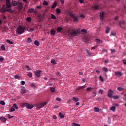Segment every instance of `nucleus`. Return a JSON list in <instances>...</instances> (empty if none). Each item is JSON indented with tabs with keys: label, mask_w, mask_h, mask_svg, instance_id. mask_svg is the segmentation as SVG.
Returning a JSON list of instances; mask_svg holds the SVG:
<instances>
[{
	"label": "nucleus",
	"mask_w": 126,
	"mask_h": 126,
	"mask_svg": "<svg viewBox=\"0 0 126 126\" xmlns=\"http://www.w3.org/2000/svg\"><path fill=\"white\" fill-rule=\"evenodd\" d=\"M6 6L5 5H3L2 7L0 9V12L2 13H4V12H10V13H13V10L10 9L12 7V6L10 4V0H6Z\"/></svg>",
	"instance_id": "1"
},
{
	"label": "nucleus",
	"mask_w": 126,
	"mask_h": 126,
	"mask_svg": "<svg viewBox=\"0 0 126 126\" xmlns=\"http://www.w3.org/2000/svg\"><path fill=\"white\" fill-rule=\"evenodd\" d=\"M25 30V28L22 27V26H20L19 27L17 28L16 33L18 35H21L22 34H23V33H24Z\"/></svg>",
	"instance_id": "2"
},
{
	"label": "nucleus",
	"mask_w": 126,
	"mask_h": 126,
	"mask_svg": "<svg viewBox=\"0 0 126 126\" xmlns=\"http://www.w3.org/2000/svg\"><path fill=\"white\" fill-rule=\"evenodd\" d=\"M47 104V102H41V103L35 104L34 106L37 109H41V108H43V107H45V106H46Z\"/></svg>",
	"instance_id": "3"
},
{
	"label": "nucleus",
	"mask_w": 126,
	"mask_h": 126,
	"mask_svg": "<svg viewBox=\"0 0 126 126\" xmlns=\"http://www.w3.org/2000/svg\"><path fill=\"white\" fill-rule=\"evenodd\" d=\"M37 17L38 18L39 21L42 22L45 18V14L39 13L37 15Z\"/></svg>",
	"instance_id": "4"
},
{
	"label": "nucleus",
	"mask_w": 126,
	"mask_h": 126,
	"mask_svg": "<svg viewBox=\"0 0 126 126\" xmlns=\"http://www.w3.org/2000/svg\"><path fill=\"white\" fill-rule=\"evenodd\" d=\"M17 5V9L19 11H22V9H23V3L21 1H18V5Z\"/></svg>",
	"instance_id": "5"
},
{
	"label": "nucleus",
	"mask_w": 126,
	"mask_h": 126,
	"mask_svg": "<svg viewBox=\"0 0 126 126\" xmlns=\"http://www.w3.org/2000/svg\"><path fill=\"white\" fill-rule=\"evenodd\" d=\"M69 15H70V17L73 19L74 22H76L77 21H78V17H76L73 13L71 12H69L68 13Z\"/></svg>",
	"instance_id": "6"
},
{
	"label": "nucleus",
	"mask_w": 126,
	"mask_h": 126,
	"mask_svg": "<svg viewBox=\"0 0 126 126\" xmlns=\"http://www.w3.org/2000/svg\"><path fill=\"white\" fill-rule=\"evenodd\" d=\"M22 106H23V107H26V108H27V109H30V110H31V109H33V107H34V106H33L32 105L29 104L28 103H23Z\"/></svg>",
	"instance_id": "7"
},
{
	"label": "nucleus",
	"mask_w": 126,
	"mask_h": 126,
	"mask_svg": "<svg viewBox=\"0 0 126 126\" xmlns=\"http://www.w3.org/2000/svg\"><path fill=\"white\" fill-rule=\"evenodd\" d=\"M69 35L72 36H77V32L75 30H71L69 32Z\"/></svg>",
	"instance_id": "8"
},
{
	"label": "nucleus",
	"mask_w": 126,
	"mask_h": 126,
	"mask_svg": "<svg viewBox=\"0 0 126 126\" xmlns=\"http://www.w3.org/2000/svg\"><path fill=\"white\" fill-rule=\"evenodd\" d=\"M34 73L36 77H40L41 76V73H42V71L36 70L34 72Z\"/></svg>",
	"instance_id": "9"
},
{
	"label": "nucleus",
	"mask_w": 126,
	"mask_h": 126,
	"mask_svg": "<svg viewBox=\"0 0 126 126\" xmlns=\"http://www.w3.org/2000/svg\"><path fill=\"white\" fill-rule=\"evenodd\" d=\"M118 24H119L120 28H124V27H125V25H126V23H125V21H119Z\"/></svg>",
	"instance_id": "10"
},
{
	"label": "nucleus",
	"mask_w": 126,
	"mask_h": 126,
	"mask_svg": "<svg viewBox=\"0 0 126 126\" xmlns=\"http://www.w3.org/2000/svg\"><path fill=\"white\" fill-rule=\"evenodd\" d=\"M113 93L114 92L112 90H109L108 91V96L109 97V98H112L113 97Z\"/></svg>",
	"instance_id": "11"
},
{
	"label": "nucleus",
	"mask_w": 126,
	"mask_h": 126,
	"mask_svg": "<svg viewBox=\"0 0 126 126\" xmlns=\"http://www.w3.org/2000/svg\"><path fill=\"white\" fill-rule=\"evenodd\" d=\"M104 16H105V13L104 12L100 13V17L101 21H103V20H104Z\"/></svg>",
	"instance_id": "12"
},
{
	"label": "nucleus",
	"mask_w": 126,
	"mask_h": 126,
	"mask_svg": "<svg viewBox=\"0 0 126 126\" xmlns=\"http://www.w3.org/2000/svg\"><path fill=\"white\" fill-rule=\"evenodd\" d=\"M28 13H35V9L34 8H30L29 10L28 11Z\"/></svg>",
	"instance_id": "13"
},
{
	"label": "nucleus",
	"mask_w": 126,
	"mask_h": 126,
	"mask_svg": "<svg viewBox=\"0 0 126 126\" xmlns=\"http://www.w3.org/2000/svg\"><path fill=\"white\" fill-rule=\"evenodd\" d=\"M115 75L117 76H122L123 75V74H122V72L120 71H116L115 72Z\"/></svg>",
	"instance_id": "14"
},
{
	"label": "nucleus",
	"mask_w": 126,
	"mask_h": 126,
	"mask_svg": "<svg viewBox=\"0 0 126 126\" xmlns=\"http://www.w3.org/2000/svg\"><path fill=\"white\" fill-rule=\"evenodd\" d=\"M11 4L13 6H16L18 4V1L17 2L16 1H12Z\"/></svg>",
	"instance_id": "15"
},
{
	"label": "nucleus",
	"mask_w": 126,
	"mask_h": 126,
	"mask_svg": "<svg viewBox=\"0 0 126 126\" xmlns=\"http://www.w3.org/2000/svg\"><path fill=\"white\" fill-rule=\"evenodd\" d=\"M1 120V122H2V123H5V122H6L7 119L6 118L3 117H0V121Z\"/></svg>",
	"instance_id": "16"
},
{
	"label": "nucleus",
	"mask_w": 126,
	"mask_h": 126,
	"mask_svg": "<svg viewBox=\"0 0 126 126\" xmlns=\"http://www.w3.org/2000/svg\"><path fill=\"white\" fill-rule=\"evenodd\" d=\"M94 111L95 113H99L100 112V109L99 108L94 107Z\"/></svg>",
	"instance_id": "17"
},
{
	"label": "nucleus",
	"mask_w": 126,
	"mask_h": 126,
	"mask_svg": "<svg viewBox=\"0 0 126 126\" xmlns=\"http://www.w3.org/2000/svg\"><path fill=\"white\" fill-rule=\"evenodd\" d=\"M72 100L75 102V103H76V102H78V101H79V98L78 97H73Z\"/></svg>",
	"instance_id": "18"
},
{
	"label": "nucleus",
	"mask_w": 126,
	"mask_h": 126,
	"mask_svg": "<svg viewBox=\"0 0 126 126\" xmlns=\"http://www.w3.org/2000/svg\"><path fill=\"white\" fill-rule=\"evenodd\" d=\"M95 42H96V44H98V45H100L101 43L102 42V41L100 40V39L97 38L95 39Z\"/></svg>",
	"instance_id": "19"
},
{
	"label": "nucleus",
	"mask_w": 126,
	"mask_h": 126,
	"mask_svg": "<svg viewBox=\"0 0 126 126\" xmlns=\"http://www.w3.org/2000/svg\"><path fill=\"white\" fill-rule=\"evenodd\" d=\"M50 33L52 36H55V35L56 34V31H55L54 30H51Z\"/></svg>",
	"instance_id": "20"
},
{
	"label": "nucleus",
	"mask_w": 126,
	"mask_h": 126,
	"mask_svg": "<svg viewBox=\"0 0 126 126\" xmlns=\"http://www.w3.org/2000/svg\"><path fill=\"white\" fill-rule=\"evenodd\" d=\"M110 27H107L106 28L105 33H106V34H108V33L110 32Z\"/></svg>",
	"instance_id": "21"
},
{
	"label": "nucleus",
	"mask_w": 126,
	"mask_h": 126,
	"mask_svg": "<svg viewBox=\"0 0 126 126\" xmlns=\"http://www.w3.org/2000/svg\"><path fill=\"white\" fill-rule=\"evenodd\" d=\"M62 31H63V28L62 27H58L57 28V32H62Z\"/></svg>",
	"instance_id": "22"
},
{
	"label": "nucleus",
	"mask_w": 126,
	"mask_h": 126,
	"mask_svg": "<svg viewBox=\"0 0 126 126\" xmlns=\"http://www.w3.org/2000/svg\"><path fill=\"white\" fill-rule=\"evenodd\" d=\"M98 93H99V94H101V95H103V93H104V91L103 90H101V89H99L98 90Z\"/></svg>",
	"instance_id": "23"
},
{
	"label": "nucleus",
	"mask_w": 126,
	"mask_h": 126,
	"mask_svg": "<svg viewBox=\"0 0 126 126\" xmlns=\"http://www.w3.org/2000/svg\"><path fill=\"white\" fill-rule=\"evenodd\" d=\"M86 53L87 56H89V57H91V53H90V52H89V50H86Z\"/></svg>",
	"instance_id": "24"
},
{
	"label": "nucleus",
	"mask_w": 126,
	"mask_h": 126,
	"mask_svg": "<svg viewBox=\"0 0 126 126\" xmlns=\"http://www.w3.org/2000/svg\"><path fill=\"white\" fill-rule=\"evenodd\" d=\"M34 44L35 45V46H40V42L37 40H35L34 41Z\"/></svg>",
	"instance_id": "25"
},
{
	"label": "nucleus",
	"mask_w": 126,
	"mask_h": 126,
	"mask_svg": "<svg viewBox=\"0 0 126 126\" xmlns=\"http://www.w3.org/2000/svg\"><path fill=\"white\" fill-rule=\"evenodd\" d=\"M59 115L61 119H63V118H64V116H63V113L60 112Z\"/></svg>",
	"instance_id": "26"
},
{
	"label": "nucleus",
	"mask_w": 126,
	"mask_h": 126,
	"mask_svg": "<svg viewBox=\"0 0 126 126\" xmlns=\"http://www.w3.org/2000/svg\"><path fill=\"white\" fill-rule=\"evenodd\" d=\"M112 112H116V106H112L110 109Z\"/></svg>",
	"instance_id": "27"
},
{
	"label": "nucleus",
	"mask_w": 126,
	"mask_h": 126,
	"mask_svg": "<svg viewBox=\"0 0 126 126\" xmlns=\"http://www.w3.org/2000/svg\"><path fill=\"white\" fill-rule=\"evenodd\" d=\"M85 88V86H81L80 87H79L77 89V90H80L81 89H84Z\"/></svg>",
	"instance_id": "28"
},
{
	"label": "nucleus",
	"mask_w": 126,
	"mask_h": 126,
	"mask_svg": "<svg viewBox=\"0 0 126 126\" xmlns=\"http://www.w3.org/2000/svg\"><path fill=\"white\" fill-rule=\"evenodd\" d=\"M98 79L99 80H100V81H101V82H104V78H103V77H102V76H100L98 77Z\"/></svg>",
	"instance_id": "29"
},
{
	"label": "nucleus",
	"mask_w": 126,
	"mask_h": 126,
	"mask_svg": "<svg viewBox=\"0 0 126 126\" xmlns=\"http://www.w3.org/2000/svg\"><path fill=\"white\" fill-rule=\"evenodd\" d=\"M26 91L25 89H24V88H22L21 90V94H24V93H25Z\"/></svg>",
	"instance_id": "30"
},
{
	"label": "nucleus",
	"mask_w": 126,
	"mask_h": 126,
	"mask_svg": "<svg viewBox=\"0 0 126 126\" xmlns=\"http://www.w3.org/2000/svg\"><path fill=\"white\" fill-rule=\"evenodd\" d=\"M51 63L53 64H57V62H56V60H55V59H52L51 61Z\"/></svg>",
	"instance_id": "31"
},
{
	"label": "nucleus",
	"mask_w": 126,
	"mask_h": 126,
	"mask_svg": "<svg viewBox=\"0 0 126 126\" xmlns=\"http://www.w3.org/2000/svg\"><path fill=\"white\" fill-rule=\"evenodd\" d=\"M0 104L4 106V105H5V102H4V101L3 100H1L0 101Z\"/></svg>",
	"instance_id": "32"
},
{
	"label": "nucleus",
	"mask_w": 126,
	"mask_h": 126,
	"mask_svg": "<svg viewBox=\"0 0 126 126\" xmlns=\"http://www.w3.org/2000/svg\"><path fill=\"white\" fill-rule=\"evenodd\" d=\"M50 90L51 92H55V91L54 87H50Z\"/></svg>",
	"instance_id": "33"
},
{
	"label": "nucleus",
	"mask_w": 126,
	"mask_h": 126,
	"mask_svg": "<svg viewBox=\"0 0 126 126\" xmlns=\"http://www.w3.org/2000/svg\"><path fill=\"white\" fill-rule=\"evenodd\" d=\"M32 41L33 40H32V39H31V38H28V43H32Z\"/></svg>",
	"instance_id": "34"
},
{
	"label": "nucleus",
	"mask_w": 126,
	"mask_h": 126,
	"mask_svg": "<svg viewBox=\"0 0 126 126\" xmlns=\"http://www.w3.org/2000/svg\"><path fill=\"white\" fill-rule=\"evenodd\" d=\"M56 6H57V3L56 2H54V3L52 5V8H55Z\"/></svg>",
	"instance_id": "35"
},
{
	"label": "nucleus",
	"mask_w": 126,
	"mask_h": 126,
	"mask_svg": "<svg viewBox=\"0 0 126 126\" xmlns=\"http://www.w3.org/2000/svg\"><path fill=\"white\" fill-rule=\"evenodd\" d=\"M51 18L52 19H57V17L55 15L51 14Z\"/></svg>",
	"instance_id": "36"
},
{
	"label": "nucleus",
	"mask_w": 126,
	"mask_h": 126,
	"mask_svg": "<svg viewBox=\"0 0 126 126\" xmlns=\"http://www.w3.org/2000/svg\"><path fill=\"white\" fill-rule=\"evenodd\" d=\"M16 110L18 109V107H17V105H16V103H15L13 105V106Z\"/></svg>",
	"instance_id": "37"
},
{
	"label": "nucleus",
	"mask_w": 126,
	"mask_h": 126,
	"mask_svg": "<svg viewBox=\"0 0 126 126\" xmlns=\"http://www.w3.org/2000/svg\"><path fill=\"white\" fill-rule=\"evenodd\" d=\"M83 40H84V42H88L89 41L88 38L86 37H84Z\"/></svg>",
	"instance_id": "38"
},
{
	"label": "nucleus",
	"mask_w": 126,
	"mask_h": 126,
	"mask_svg": "<svg viewBox=\"0 0 126 126\" xmlns=\"http://www.w3.org/2000/svg\"><path fill=\"white\" fill-rule=\"evenodd\" d=\"M117 90H118V91H123V90H124V88L121 87H119L117 88Z\"/></svg>",
	"instance_id": "39"
},
{
	"label": "nucleus",
	"mask_w": 126,
	"mask_h": 126,
	"mask_svg": "<svg viewBox=\"0 0 126 126\" xmlns=\"http://www.w3.org/2000/svg\"><path fill=\"white\" fill-rule=\"evenodd\" d=\"M7 43H8V44H10L11 45H12V44H13V42L10 41V40H6Z\"/></svg>",
	"instance_id": "40"
},
{
	"label": "nucleus",
	"mask_w": 126,
	"mask_h": 126,
	"mask_svg": "<svg viewBox=\"0 0 126 126\" xmlns=\"http://www.w3.org/2000/svg\"><path fill=\"white\" fill-rule=\"evenodd\" d=\"M56 12L57 13H61V12H62V11L61 10V9H59V8H57L56 9Z\"/></svg>",
	"instance_id": "41"
},
{
	"label": "nucleus",
	"mask_w": 126,
	"mask_h": 126,
	"mask_svg": "<svg viewBox=\"0 0 126 126\" xmlns=\"http://www.w3.org/2000/svg\"><path fill=\"white\" fill-rule=\"evenodd\" d=\"M103 70L105 72H108V71H109V69L107 67H103Z\"/></svg>",
	"instance_id": "42"
},
{
	"label": "nucleus",
	"mask_w": 126,
	"mask_h": 126,
	"mask_svg": "<svg viewBox=\"0 0 126 126\" xmlns=\"http://www.w3.org/2000/svg\"><path fill=\"white\" fill-rule=\"evenodd\" d=\"M32 20V19L30 17H28L26 19V20H27V21H28V22H30V21H31Z\"/></svg>",
	"instance_id": "43"
},
{
	"label": "nucleus",
	"mask_w": 126,
	"mask_h": 126,
	"mask_svg": "<svg viewBox=\"0 0 126 126\" xmlns=\"http://www.w3.org/2000/svg\"><path fill=\"white\" fill-rule=\"evenodd\" d=\"M94 9L97 10L99 8V6H98V5H95L94 6Z\"/></svg>",
	"instance_id": "44"
},
{
	"label": "nucleus",
	"mask_w": 126,
	"mask_h": 126,
	"mask_svg": "<svg viewBox=\"0 0 126 126\" xmlns=\"http://www.w3.org/2000/svg\"><path fill=\"white\" fill-rule=\"evenodd\" d=\"M14 111H15V108L14 107H13V106L11 108V109L10 110V112H14Z\"/></svg>",
	"instance_id": "45"
},
{
	"label": "nucleus",
	"mask_w": 126,
	"mask_h": 126,
	"mask_svg": "<svg viewBox=\"0 0 126 126\" xmlns=\"http://www.w3.org/2000/svg\"><path fill=\"white\" fill-rule=\"evenodd\" d=\"M49 3H48V2L46 1H44L43 2V5H48Z\"/></svg>",
	"instance_id": "46"
},
{
	"label": "nucleus",
	"mask_w": 126,
	"mask_h": 126,
	"mask_svg": "<svg viewBox=\"0 0 126 126\" xmlns=\"http://www.w3.org/2000/svg\"><path fill=\"white\" fill-rule=\"evenodd\" d=\"M92 97H95L96 96V92L95 91H94L93 92V94L91 95Z\"/></svg>",
	"instance_id": "47"
},
{
	"label": "nucleus",
	"mask_w": 126,
	"mask_h": 126,
	"mask_svg": "<svg viewBox=\"0 0 126 126\" xmlns=\"http://www.w3.org/2000/svg\"><path fill=\"white\" fill-rule=\"evenodd\" d=\"M86 91H91L92 90V88L91 87H89L86 89Z\"/></svg>",
	"instance_id": "48"
},
{
	"label": "nucleus",
	"mask_w": 126,
	"mask_h": 126,
	"mask_svg": "<svg viewBox=\"0 0 126 126\" xmlns=\"http://www.w3.org/2000/svg\"><path fill=\"white\" fill-rule=\"evenodd\" d=\"M81 32H82L83 33H87V31H86V30L83 29L81 30Z\"/></svg>",
	"instance_id": "49"
},
{
	"label": "nucleus",
	"mask_w": 126,
	"mask_h": 126,
	"mask_svg": "<svg viewBox=\"0 0 126 126\" xmlns=\"http://www.w3.org/2000/svg\"><path fill=\"white\" fill-rule=\"evenodd\" d=\"M113 99H119V95H114L113 96Z\"/></svg>",
	"instance_id": "50"
},
{
	"label": "nucleus",
	"mask_w": 126,
	"mask_h": 126,
	"mask_svg": "<svg viewBox=\"0 0 126 126\" xmlns=\"http://www.w3.org/2000/svg\"><path fill=\"white\" fill-rule=\"evenodd\" d=\"M27 75L28 76H29V77H32V73H31V72H29V73L27 74Z\"/></svg>",
	"instance_id": "51"
},
{
	"label": "nucleus",
	"mask_w": 126,
	"mask_h": 126,
	"mask_svg": "<svg viewBox=\"0 0 126 126\" xmlns=\"http://www.w3.org/2000/svg\"><path fill=\"white\" fill-rule=\"evenodd\" d=\"M14 77L15 79H19V78H20L19 75H15Z\"/></svg>",
	"instance_id": "52"
},
{
	"label": "nucleus",
	"mask_w": 126,
	"mask_h": 126,
	"mask_svg": "<svg viewBox=\"0 0 126 126\" xmlns=\"http://www.w3.org/2000/svg\"><path fill=\"white\" fill-rule=\"evenodd\" d=\"M107 123H108V124H110L111 123V118H110V117L108 118Z\"/></svg>",
	"instance_id": "53"
},
{
	"label": "nucleus",
	"mask_w": 126,
	"mask_h": 126,
	"mask_svg": "<svg viewBox=\"0 0 126 126\" xmlns=\"http://www.w3.org/2000/svg\"><path fill=\"white\" fill-rule=\"evenodd\" d=\"M73 126H80V125L74 123H73Z\"/></svg>",
	"instance_id": "54"
},
{
	"label": "nucleus",
	"mask_w": 126,
	"mask_h": 126,
	"mask_svg": "<svg viewBox=\"0 0 126 126\" xmlns=\"http://www.w3.org/2000/svg\"><path fill=\"white\" fill-rule=\"evenodd\" d=\"M8 119H12V118H14V116H11L10 114L8 115Z\"/></svg>",
	"instance_id": "55"
},
{
	"label": "nucleus",
	"mask_w": 126,
	"mask_h": 126,
	"mask_svg": "<svg viewBox=\"0 0 126 126\" xmlns=\"http://www.w3.org/2000/svg\"><path fill=\"white\" fill-rule=\"evenodd\" d=\"M1 49L3 50V51H4V50H5V47H4V45H2L1 46Z\"/></svg>",
	"instance_id": "56"
},
{
	"label": "nucleus",
	"mask_w": 126,
	"mask_h": 126,
	"mask_svg": "<svg viewBox=\"0 0 126 126\" xmlns=\"http://www.w3.org/2000/svg\"><path fill=\"white\" fill-rule=\"evenodd\" d=\"M30 86L32 87V88H35V87H36V86H35V85H34V84H31Z\"/></svg>",
	"instance_id": "57"
},
{
	"label": "nucleus",
	"mask_w": 126,
	"mask_h": 126,
	"mask_svg": "<svg viewBox=\"0 0 126 126\" xmlns=\"http://www.w3.org/2000/svg\"><path fill=\"white\" fill-rule=\"evenodd\" d=\"M110 36H116V33L111 32V34H110Z\"/></svg>",
	"instance_id": "58"
},
{
	"label": "nucleus",
	"mask_w": 126,
	"mask_h": 126,
	"mask_svg": "<svg viewBox=\"0 0 126 126\" xmlns=\"http://www.w3.org/2000/svg\"><path fill=\"white\" fill-rule=\"evenodd\" d=\"M21 85H24L25 84V81H22L21 82Z\"/></svg>",
	"instance_id": "59"
},
{
	"label": "nucleus",
	"mask_w": 126,
	"mask_h": 126,
	"mask_svg": "<svg viewBox=\"0 0 126 126\" xmlns=\"http://www.w3.org/2000/svg\"><path fill=\"white\" fill-rule=\"evenodd\" d=\"M56 100L59 101V102H61L62 101V99L59 97L56 98Z\"/></svg>",
	"instance_id": "60"
},
{
	"label": "nucleus",
	"mask_w": 126,
	"mask_h": 126,
	"mask_svg": "<svg viewBox=\"0 0 126 126\" xmlns=\"http://www.w3.org/2000/svg\"><path fill=\"white\" fill-rule=\"evenodd\" d=\"M61 4H63L64 3V0H60Z\"/></svg>",
	"instance_id": "61"
},
{
	"label": "nucleus",
	"mask_w": 126,
	"mask_h": 126,
	"mask_svg": "<svg viewBox=\"0 0 126 126\" xmlns=\"http://www.w3.org/2000/svg\"><path fill=\"white\" fill-rule=\"evenodd\" d=\"M79 1L80 3H83V2H84V0H79Z\"/></svg>",
	"instance_id": "62"
},
{
	"label": "nucleus",
	"mask_w": 126,
	"mask_h": 126,
	"mask_svg": "<svg viewBox=\"0 0 126 126\" xmlns=\"http://www.w3.org/2000/svg\"><path fill=\"white\" fill-rule=\"evenodd\" d=\"M0 62H3V58L2 57L0 58Z\"/></svg>",
	"instance_id": "63"
},
{
	"label": "nucleus",
	"mask_w": 126,
	"mask_h": 126,
	"mask_svg": "<svg viewBox=\"0 0 126 126\" xmlns=\"http://www.w3.org/2000/svg\"><path fill=\"white\" fill-rule=\"evenodd\" d=\"M123 62L124 64L126 65V60H123Z\"/></svg>",
	"instance_id": "64"
}]
</instances>
